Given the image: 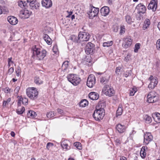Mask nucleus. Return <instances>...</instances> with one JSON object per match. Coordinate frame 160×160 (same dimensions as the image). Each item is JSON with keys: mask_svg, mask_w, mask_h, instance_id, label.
<instances>
[{"mask_svg": "<svg viewBox=\"0 0 160 160\" xmlns=\"http://www.w3.org/2000/svg\"><path fill=\"white\" fill-rule=\"evenodd\" d=\"M32 49L33 56L36 57L38 60H42L46 55L47 52L45 50H42L37 47L36 45L34 46Z\"/></svg>", "mask_w": 160, "mask_h": 160, "instance_id": "nucleus-1", "label": "nucleus"}, {"mask_svg": "<svg viewBox=\"0 0 160 160\" xmlns=\"http://www.w3.org/2000/svg\"><path fill=\"white\" fill-rule=\"evenodd\" d=\"M26 93L30 98L33 100L37 98L38 94L37 89L34 87L28 88L26 89Z\"/></svg>", "mask_w": 160, "mask_h": 160, "instance_id": "nucleus-2", "label": "nucleus"}, {"mask_svg": "<svg viewBox=\"0 0 160 160\" xmlns=\"http://www.w3.org/2000/svg\"><path fill=\"white\" fill-rule=\"evenodd\" d=\"M105 114L104 109L100 108L96 109L93 114L92 116L94 118L96 121H100L103 119Z\"/></svg>", "mask_w": 160, "mask_h": 160, "instance_id": "nucleus-3", "label": "nucleus"}, {"mask_svg": "<svg viewBox=\"0 0 160 160\" xmlns=\"http://www.w3.org/2000/svg\"><path fill=\"white\" fill-rule=\"evenodd\" d=\"M68 80L74 86L79 84L81 81V78L77 75L70 74L67 76Z\"/></svg>", "mask_w": 160, "mask_h": 160, "instance_id": "nucleus-4", "label": "nucleus"}, {"mask_svg": "<svg viewBox=\"0 0 160 160\" xmlns=\"http://www.w3.org/2000/svg\"><path fill=\"white\" fill-rule=\"evenodd\" d=\"M90 9L87 12V14L89 16V18L92 19L98 14L99 8H95L91 4L90 5Z\"/></svg>", "mask_w": 160, "mask_h": 160, "instance_id": "nucleus-5", "label": "nucleus"}, {"mask_svg": "<svg viewBox=\"0 0 160 160\" xmlns=\"http://www.w3.org/2000/svg\"><path fill=\"white\" fill-rule=\"evenodd\" d=\"M102 91L107 96L111 97L115 94V91L113 88L108 85L105 86L103 88Z\"/></svg>", "mask_w": 160, "mask_h": 160, "instance_id": "nucleus-6", "label": "nucleus"}, {"mask_svg": "<svg viewBox=\"0 0 160 160\" xmlns=\"http://www.w3.org/2000/svg\"><path fill=\"white\" fill-rule=\"evenodd\" d=\"M157 94L154 91L150 92L147 96V101L149 103H152L156 102L158 99Z\"/></svg>", "mask_w": 160, "mask_h": 160, "instance_id": "nucleus-7", "label": "nucleus"}, {"mask_svg": "<svg viewBox=\"0 0 160 160\" xmlns=\"http://www.w3.org/2000/svg\"><path fill=\"white\" fill-rule=\"evenodd\" d=\"M95 49L94 45L90 42H88L86 45L85 50L87 54H92Z\"/></svg>", "mask_w": 160, "mask_h": 160, "instance_id": "nucleus-8", "label": "nucleus"}, {"mask_svg": "<svg viewBox=\"0 0 160 160\" xmlns=\"http://www.w3.org/2000/svg\"><path fill=\"white\" fill-rule=\"evenodd\" d=\"M96 78L95 76L93 74H90L87 79V85L90 88L93 87L95 84Z\"/></svg>", "mask_w": 160, "mask_h": 160, "instance_id": "nucleus-9", "label": "nucleus"}, {"mask_svg": "<svg viewBox=\"0 0 160 160\" xmlns=\"http://www.w3.org/2000/svg\"><path fill=\"white\" fill-rule=\"evenodd\" d=\"M31 14V12L26 9L22 10L20 11L19 14V17L23 19L28 18Z\"/></svg>", "mask_w": 160, "mask_h": 160, "instance_id": "nucleus-10", "label": "nucleus"}, {"mask_svg": "<svg viewBox=\"0 0 160 160\" xmlns=\"http://www.w3.org/2000/svg\"><path fill=\"white\" fill-rule=\"evenodd\" d=\"M149 79L150 81V82L148 85V88L150 89H153L157 84V78L156 77H153L152 76H151Z\"/></svg>", "mask_w": 160, "mask_h": 160, "instance_id": "nucleus-11", "label": "nucleus"}, {"mask_svg": "<svg viewBox=\"0 0 160 160\" xmlns=\"http://www.w3.org/2000/svg\"><path fill=\"white\" fill-rule=\"evenodd\" d=\"M136 9L138 10V14H144L146 10V7L142 3L138 4L136 7Z\"/></svg>", "mask_w": 160, "mask_h": 160, "instance_id": "nucleus-12", "label": "nucleus"}, {"mask_svg": "<svg viewBox=\"0 0 160 160\" xmlns=\"http://www.w3.org/2000/svg\"><path fill=\"white\" fill-rule=\"evenodd\" d=\"M153 138V137L151 133L146 132L144 135V143L146 145L148 144Z\"/></svg>", "mask_w": 160, "mask_h": 160, "instance_id": "nucleus-13", "label": "nucleus"}, {"mask_svg": "<svg viewBox=\"0 0 160 160\" xmlns=\"http://www.w3.org/2000/svg\"><path fill=\"white\" fill-rule=\"evenodd\" d=\"M90 37L91 36L89 33L84 32H80L78 34V40H80V39L89 40L90 39Z\"/></svg>", "mask_w": 160, "mask_h": 160, "instance_id": "nucleus-14", "label": "nucleus"}, {"mask_svg": "<svg viewBox=\"0 0 160 160\" xmlns=\"http://www.w3.org/2000/svg\"><path fill=\"white\" fill-rule=\"evenodd\" d=\"M110 12V9L108 6H104L100 9L101 15L103 16H106L108 15Z\"/></svg>", "mask_w": 160, "mask_h": 160, "instance_id": "nucleus-15", "label": "nucleus"}, {"mask_svg": "<svg viewBox=\"0 0 160 160\" xmlns=\"http://www.w3.org/2000/svg\"><path fill=\"white\" fill-rule=\"evenodd\" d=\"M110 77V76L109 75L105 74L101 78L100 82L103 84H107L108 82Z\"/></svg>", "mask_w": 160, "mask_h": 160, "instance_id": "nucleus-16", "label": "nucleus"}, {"mask_svg": "<svg viewBox=\"0 0 160 160\" xmlns=\"http://www.w3.org/2000/svg\"><path fill=\"white\" fill-rule=\"evenodd\" d=\"M7 20L12 25H16L18 22L17 18L13 16H8Z\"/></svg>", "mask_w": 160, "mask_h": 160, "instance_id": "nucleus-17", "label": "nucleus"}, {"mask_svg": "<svg viewBox=\"0 0 160 160\" xmlns=\"http://www.w3.org/2000/svg\"><path fill=\"white\" fill-rule=\"evenodd\" d=\"M157 8V3L155 0H152L148 6V9H152L153 11H155Z\"/></svg>", "mask_w": 160, "mask_h": 160, "instance_id": "nucleus-18", "label": "nucleus"}, {"mask_svg": "<svg viewBox=\"0 0 160 160\" xmlns=\"http://www.w3.org/2000/svg\"><path fill=\"white\" fill-rule=\"evenodd\" d=\"M42 6L47 8L51 7L52 5V2L51 0H42Z\"/></svg>", "mask_w": 160, "mask_h": 160, "instance_id": "nucleus-19", "label": "nucleus"}, {"mask_svg": "<svg viewBox=\"0 0 160 160\" xmlns=\"http://www.w3.org/2000/svg\"><path fill=\"white\" fill-rule=\"evenodd\" d=\"M31 8L33 10L38 9L40 6V3L36 0H35L33 2L29 4Z\"/></svg>", "mask_w": 160, "mask_h": 160, "instance_id": "nucleus-20", "label": "nucleus"}, {"mask_svg": "<svg viewBox=\"0 0 160 160\" xmlns=\"http://www.w3.org/2000/svg\"><path fill=\"white\" fill-rule=\"evenodd\" d=\"M89 98L92 100H96L99 98L98 94L94 92H92L89 93L88 95Z\"/></svg>", "mask_w": 160, "mask_h": 160, "instance_id": "nucleus-21", "label": "nucleus"}, {"mask_svg": "<svg viewBox=\"0 0 160 160\" xmlns=\"http://www.w3.org/2000/svg\"><path fill=\"white\" fill-rule=\"evenodd\" d=\"M148 149L147 147L145 146H143L141 149L140 152V155L142 158H144L146 156V152Z\"/></svg>", "mask_w": 160, "mask_h": 160, "instance_id": "nucleus-22", "label": "nucleus"}, {"mask_svg": "<svg viewBox=\"0 0 160 160\" xmlns=\"http://www.w3.org/2000/svg\"><path fill=\"white\" fill-rule=\"evenodd\" d=\"M116 129L118 132L120 133H122L125 130V126L120 124H119L117 125Z\"/></svg>", "mask_w": 160, "mask_h": 160, "instance_id": "nucleus-23", "label": "nucleus"}, {"mask_svg": "<svg viewBox=\"0 0 160 160\" xmlns=\"http://www.w3.org/2000/svg\"><path fill=\"white\" fill-rule=\"evenodd\" d=\"M152 117L154 120L157 122H160V114L159 113H155L152 114Z\"/></svg>", "mask_w": 160, "mask_h": 160, "instance_id": "nucleus-24", "label": "nucleus"}, {"mask_svg": "<svg viewBox=\"0 0 160 160\" xmlns=\"http://www.w3.org/2000/svg\"><path fill=\"white\" fill-rule=\"evenodd\" d=\"M151 23L150 20L149 19L146 18L144 21L142 29L144 30H145L149 27Z\"/></svg>", "mask_w": 160, "mask_h": 160, "instance_id": "nucleus-25", "label": "nucleus"}, {"mask_svg": "<svg viewBox=\"0 0 160 160\" xmlns=\"http://www.w3.org/2000/svg\"><path fill=\"white\" fill-rule=\"evenodd\" d=\"M122 111L123 109L122 105L119 104L116 111V117H118V116L121 115L122 114Z\"/></svg>", "mask_w": 160, "mask_h": 160, "instance_id": "nucleus-26", "label": "nucleus"}, {"mask_svg": "<svg viewBox=\"0 0 160 160\" xmlns=\"http://www.w3.org/2000/svg\"><path fill=\"white\" fill-rule=\"evenodd\" d=\"M34 82L36 84L38 85L42 84L43 82L42 80L40 78L38 77H35Z\"/></svg>", "mask_w": 160, "mask_h": 160, "instance_id": "nucleus-27", "label": "nucleus"}, {"mask_svg": "<svg viewBox=\"0 0 160 160\" xmlns=\"http://www.w3.org/2000/svg\"><path fill=\"white\" fill-rule=\"evenodd\" d=\"M88 101L86 99L82 100L79 103L80 107H84L88 105Z\"/></svg>", "mask_w": 160, "mask_h": 160, "instance_id": "nucleus-28", "label": "nucleus"}, {"mask_svg": "<svg viewBox=\"0 0 160 160\" xmlns=\"http://www.w3.org/2000/svg\"><path fill=\"white\" fill-rule=\"evenodd\" d=\"M143 118L147 123H150L152 122V120L151 118L147 115H144Z\"/></svg>", "mask_w": 160, "mask_h": 160, "instance_id": "nucleus-29", "label": "nucleus"}, {"mask_svg": "<svg viewBox=\"0 0 160 160\" xmlns=\"http://www.w3.org/2000/svg\"><path fill=\"white\" fill-rule=\"evenodd\" d=\"M27 4V3L26 2V1L24 0L23 1H20L18 2V5L22 8H25Z\"/></svg>", "mask_w": 160, "mask_h": 160, "instance_id": "nucleus-30", "label": "nucleus"}, {"mask_svg": "<svg viewBox=\"0 0 160 160\" xmlns=\"http://www.w3.org/2000/svg\"><path fill=\"white\" fill-rule=\"evenodd\" d=\"M40 39H43L44 40H48L49 39L52 40L48 35L44 33H43L41 35Z\"/></svg>", "mask_w": 160, "mask_h": 160, "instance_id": "nucleus-31", "label": "nucleus"}, {"mask_svg": "<svg viewBox=\"0 0 160 160\" xmlns=\"http://www.w3.org/2000/svg\"><path fill=\"white\" fill-rule=\"evenodd\" d=\"M62 147L63 149H65L66 150H69L70 148L69 146H68V144L66 143L65 142H62L61 144Z\"/></svg>", "mask_w": 160, "mask_h": 160, "instance_id": "nucleus-32", "label": "nucleus"}, {"mask_svg": "<svg viewBox=\"0 0 160 160\" xmlns=\"http://www.w3.org/2000/svg\"><path fill=\"white\" fill-rule=\"evenodd\" d=\"M113 42L112 41H110L106 42H104L103 43V46L104 47H108L112 46V45Z\"/></svg>", "mask_w": 160, "mask_h": 160, "instance_id": "nucleus-33", "label": "nucleus"}, {"mask_svg": "<svg viewBox=\"0 0 160 160\" xmlns=\"http://www.w3.org/2000/svg\"><path fill=\"white\" fill-rule=\"evenodd\" d=\"M55 116V113L54 112L50 111L48 112L47 114V117L49 118H52Z\"/></svg>", "mask_w": 160, "mask_h": 160, "instance_id": "nucleus-34", "label": "nucleus"}, {"mask_svg": "<svg viewBox=\"0 0 160 160\" xmlns=\"http://www.w3.org/2000/svg\"><path fill=\"white\" fill-rule=\"evenodd\" d=\"M141 44L139 43H137L135 45L134 52H138V50L140 49Z\"/></svg>", "mask_w": 160, "mask_h": 160, "instance_id": "nucleus-35", "label": "nucleus"}, {"mask_svg": "<svg viewBox=\"0 0 160 160\" xmlns=\"http://www.w3.org/2000/svg\"><path fill=\"white\" fill-rule=\"evenodd\" d=\"M136 132L134 130V128L132 131V132H131V138H132V139L133 138H135L136 136Z\"/></svg>", "mask_w": 160, "mask_h": 160, "instance_id": "nucleus-36", "label": "nucleus"}, {"mask_svg": "<svg viewBox=\"0 0 160 160\" xmlns=\"http://www.w3.org/2000/svg\"><path fill=\"white\" fill-rule=\"evenodd\" d=\"M27 114L28 117H33L35 116L36 112L30 110L28 111Z\"/></svg>", "mask_w": 160, "mask_h": 160, "instance_id": "nucleus-37", "label": "nucleus"}, {"mask_svg": "<svg viewBox=\"0 0 160 160\" xmlns=\"http://www.w3.org/2000/svg\"><path fill=\"white\" fill-rule=\"evenodd\" d=\"M74 145L77 149H78L79 150H81L82 149V148L80 143L76 142L74 143Z\"/></svg>", "mask_w": 160, "mask_h": 160, "instance_id": "nucleus-38", "label": "nucleus"}, {"mask_svg": "<svg viewBox=\"0 0 160 160\" xmlns=\"http://www.w3.org/2000/svg\"><path fill=\"white\" fill-rule=\"evenodd\" d=\"M11 99L10 98H8L7 100H4L3 102L2 105L3 106H6L8 105L9 102L11 101Z\"/></svg>", "mask_w": 160, "mask_h": 160, "instance_id": "nucleus-39", "label": "nucleus"}, {"mask_svg": "<svg viewBox=\"0 0 160 160\" xmlns=\"http://www.w3.org/2000/svg\"><path fill=\"white\" fill-rule=\"evenodd\" d=\"M68 61H65L63 62L62 65V68H63V69L65 70L68 68Z\"/></svg>", "mask_w": 160, "mask_h": 160, "instance_id": "nucleus-40", "label": "nucleus"}, {"mask_svg": "<svg viewBox=\"0 0 160 160\" xmlns=\"http://www.w3.org/2000/svg\"><path fill=\"white\" fill-rule=\"evenodd\" d=\"M137 91V88L134 87L132 88V90H131V96H133L134 94Z\"/></svg>", "mask_w": 160, "mask_h": 160, "instance_id": "nucleus-41", "label": "nucleus"}, {"mask_svg": "<svg viewBox=\"0 0 160 160\" xmlns=\"http://www.w3.org/2000/svg\"><path fill=\"white\" fill-rule=\"evenodd\" d=\"M17 76L18 77L19 76V74L21 72V70L20 67L18 66L16 68L15 70Z\"/></svg>", "mask_w": 160, "mask_h": 160, "instance_id": "nucleus-42", "label": "nucleus"}, {"mask_svg": "<svg viewBox=\"0 0 160 160\" xmlns=\"http://www.w3.org/2000/svg\"><path fill=\"white\" fill-rule=\"evenodd\" d=\"M52 50L53 52L57 54H58V48L57 46L56 45H54L52 48Z\"/></svg>", "mask_w": 160, "mask_h": 160, "instance_id": "nucleus-43", "label": "nucleus"}, {"mask_svg": "<svg viewBox=\"0 0 160 160\" xmlns=\"http://www.w3.org/2000/svg\"><path fill=\"white\" fill-rule=\"evenodd\" d=\"M85 61L89 63H91L92 61V59L90 56H87L85 58Z\"/></svg>", "mask_w": 160, "mask_h": 160, "instance_id": "nucleus-44", "label": "nucleus"}, {"mask_svg": "<svg viewBox=\"0 0 160 160\" xmlns=\"http://www.w3.org/2000/svg\"><path fill=\"white\" fill-rule=\"evenodd\" d=\"M18 106H20L21 105V102H22V96H18Z\"/></svg>", "mask_w": 160, "mask_h": 160, "instance_id": "nucleus-45", "label": "nucleus"}, {"mask_svg": "<svg viewBox=\"0 0 160 160\" xmlns=\"http://www.w3.org/2000/svg\"><path fill=\"white\" fill-rule=\"evenodd\" d=\"M24 111L25 108L23 107L20 109V110L19 109L17 110V112L18 114H21L23 113Z\"/></svg>", "mask_w": 160, "mask_h": 160, "instance_id": "nucleus-46", "label": "nucleus"}, {"mask_svg": "<svg viewBox=\"0 0 160 160\" xmlns=\"http://www.w3.org/2000/svg\"><path fill=\"white\" fill-rule=\"evenodd\" d=\"M28 103V100L26 98H22V103L24 105H26Z\"/></svg>", "mask_w": 160, "mask_h": 160, "instance_id": "nucleus-47", "label": "nucleus"}, {"mask_svg": "<svg viewBox=\"0 0 160 160\" xmlns=\"http://www.w3.org/2000/svg\"><path fill=\"white\" fill-rule=\"evenodd\" d=\"M125 28L123 25L121 26L120 27V30L119 33L121 35L123 34L125 32Z\"/></svg>", "mask_w": 160, "mask_h": 160, "instance_id": "nucleus-48", "label": "nucleus"}, {"mask_svg": "<svg viewBox=\"0 0 160 160\" xmlns=\"http://www.w3.org/2000/svg\"><path fill=\"white\" fill-rule=\"evenodd\" d=\"M121 68L120 67H117L115 70V73L118 75H119L121 74Z\"/></svg>", "mask_w": 160, "mask_h": 160, "instance_id": "nucleus-49", "label": "nucleus"}, {"mask_svg": "<svg viewBox=\"0 0 160 160\" xmlns=\"http://www.w3.org/2000/svg\"><path fill=\"white\" fill-rule=\"evenodd\" d=\"M70 40H77V36L74 35H71L69 38Z\"/></svg>", "mask_w": 160, "mask_h": 160, "instance_id": "nucleus-50", "label": "nucleus"}, {"mask_svg": "<svg viewBox=\"0 0 160 160\" xmlns=\"http://www.w3.org/2000/svg\"><path fill=\"white\" fill-rule=\"evenodd\" d=\"M130 59V55L129 54H128L127 56H125L124 58V61L127 62L129 61Z\"/></svg>", "mask_w": 160, "mask_h": 160, "instance_id": "nucleus-51", "label": "nucleus"}, {"mask_svg": "<svg viewBox=\"0 0 160 160\" xmlns=\"http://www.w3.org/2000/svg\"><path fill=\"white\" fill-rule=\"evenodd\" d=\"M53 145L54 144L53 143L51 142H48L47 145V148L49 150L50 147L53 146Z\"/></svg>", "mask_w": 160, "mask_h": 160, "instance_id": "nucleus-52", "label": "nucleus"}, {"mask_svg": "<svg viewBox=\"0 0 160 160\" xmlns=\"http://www.w3.org/2000/svg\"><path fill=\"white\" fill-rule=\"evenodd\" d=\"M14 69L13 68L11 67L10 68L8 71V74L9 75L12 74L14 71Z\"/></svg>", "mask_w": 160, "mask_h": 160, "instance_id": "nucleus-53", "label": "nucleus"}, {"mask_svg": "<svg viewBox=\"0 0 160 160\" xmlns=\"http://www.w3.org/2000/svg\"><path fill=\"white\" fill-rule=\"evenodd\" d=\"M129 44L128 42H126L123 43L122 46L124 48H127Z\"/></svg>", "mask_w": 160, "mask_h": 160, "instance_id": "nucleus-54", "label": "nucleus"}, {"mask_svg": "<svg viewBox=\"0 0 160 160\" xmlns=\"http://www.w3.org/2000/svg\"><path fill=\"white\" fill-rule=\"evenodd\" d=\"M142 14H138L136 16V18L137 20H139L143 18L142 16Z\"/></svg>", "mask_w": 160, "mask_h": 160, "instance_id": "nucleus-55", "label": "nucleus"}, {"mask_svg": "<svg viewBox=\"0 0 160 160\" xmlns=\"http://www.w3.org/2000/svg\"><path fill=\"white\" fill-rule=\"evenodd\" d=\"M126 20L128 23H130V16L129 15H127L126 16Z\"/></svg>", "mask_w": 160, "mask_h": 160, "instance_id": "nucleus-56", "label": "nucleus"}, {"mask_svg": "<svg viewBox=\"0 0 160 160\" xmlns=\"http://www.w3.org/2000/svg\"><path fill=\"white\" fill-rule=\"evenodd\" d=\"M156 47L158 49H160V41H157Z\"/></svg>", "mask_w": 160, "mask_h": 160, "instance_id": "nucleus-57", "label": "nucleus"}, {"mask_svg": "<svg viewBox=\"0 0 160 160\" xmlns=\"http://www.w3.org/2000/svg\"><path fill=\"white\" fill-rule=\"evenodd\" d=\"M119 29V27L116 26H114L113 28V30L114 32H118V29Z\"/></svg>", "mask_w": 160, "mask_h": 160, "instance_id": "nucleus-58", "label": "nucleus"}, {"mask_svg": "<svg viewBox=\"0 0 160 160\" xmlns=\"http://www.w3.org/2000/svg\"><path fill=\"white\" fill-rule=\"evenodd\" d=\"M20 89V87L19 86H17L16 87L14 90V92L15 93L18 94V92Z\"/></svg>", "mask_w": 160, "mask_h": 160, "instance_id": "nucleus-59", "label": "nucleus"}, {"mask_svg": "<svg viewBox=\"0 0 160 160\" xmlns=\"http://www.w3.org/2000/svg\"><path fill=\"white\" fill-rule=\"evenodd\" d=\"M4 91L5 93H8L10 92V89L8 88H6L4 89Z\"/></svg>", "mask_w": 160, "mask_h": 160, "instance_id": "nucleus-60", "label": "nucleus"}, {"mask_svg": "<svg viewBox=\"0 0 160 160\" xmlns=\"http://www.w3.org/2000/svg\"><path fill=\"white\" fill-rule=\"evenodd\" d=\"M130 74L129 72V71L128 72L126 71V73L124 74V76L126 77H127L128 76H129Z\"/></svg>", "mask_w": 160, "mask_h": 160, "instance_id": "nucleus-61", "label": "nucleus"}, {"mask_svg": "<svg viewBox=\"0 0 160 160\" xmlns=\"http://www.w3.org/2000/svg\"><path fill=\"white\" fill-rule=\"evenodd\" d=\"M156 65L158 67L160 68V61H158L156 62Z\"/></svg>", "mask_w": 160, "mask_h": 160, "instance_id": "nucleus-62", "label": "nucleus"}, {"mask_svg": "<svg viewBox=\"0 0 160 160\" xmlns=\"http://www.w3.org/2000/svg\"><path fill=\"white\" fill-rule=\"evenodd\" d=\"M48 45H51L52 43V41H45Z\"/></svg>", "mask_w": 160, "mask_h": 160, "instance_id": "nucleus-63", "label": "nucleus"}, {"mask_svg": "<svg viewBox=\"0 0 160 160\" xmlns=\"http://www.w3.org/2000/svg\"><path fill=\"white\" fill-rule=\"evenodd\" d=\"M12 58H9L8 59V63L11 62L12 63H13L12 61Z\"/></svg>", "mask_w": 160, "mask_h": 160, "instance_id": "nucleus-64", "label": "nucleus"}]
</instances>
